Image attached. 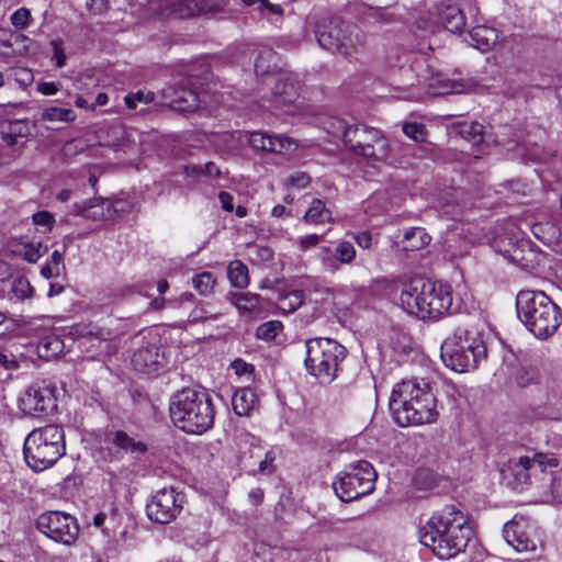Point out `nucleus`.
I'll list each match as a JSON object with an SVG mask.
<instances>
[{
  "label": "nucleus",
  "mask_w": 562,
  "mask_h": 562,
  "mask_svg": "<svg viewBox=\"0 0 562 562\" xmlns=\"http://www.w3.org/2000/svg\"><path fill=\"white\" fill-rule=\"evenodd\" d=\"M471 535L468 515L456 505H446L419 529V541L439 559L449 560L467 548Z\"/></svg>",
  "instance_id": "f257e3e1"
},
{
  "label": "nucleus",
  "mask_w": 562,
  "mask_h": 562,
  "mask_svg": "<svg viewBox=\"0 0 562 562\" xmlns=\"http://www.w3.org/2000/svg\"><path fill=\"white\" fill-rule=\"evenodd\" d=\"M390 409L401 427L431 424L438 417L437 400L429 383L404 380L391 393Z\"/></svg>",
  "instance_id": "f03ea898"
},
{
  "label": "nucleus",
  "mask_w": 562,
  "mask_h": 562,
  "mask_svg": "<svg viewBox=\"0 0 562 562\" xmlns=\"http://www.w3.org/2000/svg\"><path fill=\"white\" fill-rule=\"evenodd\" d=\"M169 414L175 426L182 431L201 435L213 427L215 409L205 391L184 387L171 396Z\"/></svg>",
  "instance_id": "7ed1b4c3"
},
{
  "label": "nucleus",
  "mask_w": 562,
  "mask_h": 562,
  "mask_svg": "<svg viewBox=\"0 0 562 562\" xmlns=\"http://www.w3.org/2000/svg\"><path fill=\"white\" fill-rule=\"evenodd\" d=\"M400 301L403 310L411 315L438 319L452 305V290L448 284L413 278L404 284Z\"/></svg>",
  "instance_id": "20e7f679"
},
{
  "label": "nucleus",
  "mask_w": 562,
  "mask_h": 562,
  "mask_svg": "<svg viewBox=\"0 0 562 562\" xmlns=\"http://www.w3.org/2000/svg\"><path fill=\"white\" fill-rule=\"evenodd\" d=\"M516 308L518 318L539 339L552 336L562 323L561 308L542 291H520Z\"/></svg>",
  "instance_id": "39448f33"
},
{
  "label": "nucleus",
  "mask_w": 562,
  "mask_h": 562,
  "mask_svg": "<svg viewBox=\"0 0 562 562\" xmlns=\"http://www.w3.org/2000/svg\"><path fill=\"white\" fill-rule=\"evenodd\" d=\"M486 356L482 336L473 329L460 326L441 345L440 357L447 368L467 372L476 368Z\"/></svg>",
  "instance_id": "423d86ee"
},
{
  "label": "nucleus",
  "mask_w": 562,
  "mask_h": 562,
  "mask_svg": "<svg viewBox=\"0 0 562 562\" xmlns=\"http://www.w3.org/2000/svg\"><path fill=\"white\" fill-rule=\"evenodd\" d=\"M65 451L64 430L58 425L36 428L24 440L25 462L36 472L55 464Z\"/></svg>",
  "instance_id": "0eeeda50"
},
{
  "label": "nucleus",
  "mask_w": 562,
  "mask_h": 562,
  "mask_svg": "<svg viewBox=\"0 0 562 562\" xmlns=\"http://www.w3.org/2000/svg\"><path fill=\"white\" fill-rule=\"evenodd\" d=\"M306 371L323 384H329L337 376L341 361L346 358V348L330 338L306 340Z\"/></svg>",
  "instance_id": "6e6552de"
},
{
  "label": "nucleus",
  "mask_w": 562,
  "mask_h": 562,
  "mask_svg": "<svg viewBox=\"0 0 562 562\" xmlns=\"http://www.w3.org/2000/svg\"><path fill=\"white\" fill-rule=\"evenodd\" d=\"M316 40L324 49L353 58L364 46V34L356 25L338 19L323 22L316 26Z\"/></svg>",
  "instance_id": "1a4fd4ad"
},
{
  "label": "nucleus",
  "mask_w": 562,
  "mask_h": 562,
  "mask_svg": "<svg viewBox=\"0 0 562 562\" xmlns=\"http://www.w3.org/2000/svg\"><path fill=\"white\" fill-rule=\"evenodd\" d=\"M333 126L341 133L345 145L357 156L369 160H383L387 156L389 144L382 133L367 125L347 124L336 119Z\"/></svg>",
  "instance_id": "9d476101"
},
{
  "label": "nucleus",
  "mask_w": 562,
  "mask_h": 562,
  "mask_svg": "<svg viewBox=\"0 0 562 562\" xmlns=\"http://www.w3.org/2000/svg\"><path fill=\"white\" fill-rule=\"evenodd\" d=\"M559 467V460L552 453L537 452L532 458L510 459L501 470L502 479L513 490L521 491L531 484L532 476L547 480V470Z\"/></svg>",
  "instance_id": "9b49d317"
},
{
  "label": "nucleus",
  "mask_w": 562,
  "mask_h": 562,
  "mask_svg": "<svg viewBox=\"0 0 562 562\" xmlns=\"http://www.w3.org/2000/svg\"><path fill=\"white\" fill-rule=\"evenodd\" d=\"M376 477L372 464L359 460L346 465L333 481V488L340 501L350 503L372 493Z\"/></svg>",
  "instance_id": "f8f14e48"
},
{
  "label": "nucleus",
  "mask_w": 562,
  "mask_h": 562,
  "mask_svg": "<svg viewBox=\"0 0 562 562\" xmlns=\"http://www.w3.org/2000/svg\"><path fill=\"white\" fill-rule=\"evenodd\" d=\"M36 528L48 539L67 547L76 542L80 530L74 516L59 510L41 514L36 519Z\"/></svg>",
  "instance_id": "ddd939ff"
},
{
  "label": "nucleus",
  "mask_w": 562,
  "mask_h": 562,
  "mask_svg": "<svg viewBox=\"0 0 562 562\" xmlns=\"http://www.w3.org/2000/svg\"><path fill=\"white\" fill-rule=\"evenodd\" d=\"M505 241L507 244L499 248V252L522 269L533 270L544 259L542 251L529 238L508 236L499 240L501 244Z\"/></svg>",
  "instance_id": "4468645a"
},
{
  "label": "nucleus",
  "mask_w": 562,
  "mask_h": 562,
  "mask_svg": "<svg viewBox=\"0 0 562 562\" xmlns=\"http://www.w3.org/2000/svg\"><path fill=\"white\" fill-rule=\"evenodd\" d=\"M183 496L173 487L159 490L147 504V516L158 524H168L173 520L182 509Z\"/></svg>",
  "instance_id": "2eb2a0df"
},
{
  "label": "nucleus",
  "mask_w": 562,
  "mask_h": 562,
  "mask_svg": "<svg viewBox=\"0 0 562 562\" xmlns=\"http://www.w3.org/2000/svg\"><path fill=\"white\" fill-rule=\"evenodd\" d=\"M19 406L23 413L31 416L53 411L56 407L54 389L44 382H35L20 396Z\"/></svg>",
  "instance_id": "dca6fc26"
},
{
  "label": "nucleus",
  "mask_w": 562,
  "mask_h": 562,
  "mask_svg": "<svg viewBox=\"0 0 562 562\" xmlns=\"http://www.w3.org/2000/svg\"><path fill=\"white\" fill-rule=\"evenodd\" d=\"M271 88V103L276 109L290 104L299 95V85L296 79L286 72H280L268 78L267 86Z\"/></svg>",
  "instance_id": "f3484780"
},
{
  "label": "nucleus",
  "mask_w": 562,
  "mask_h": 562,
  "mask_svg": "<svg viewBox=\"0 0 562 562\" xmlns=\"http://www.w3.org/2000/svg\"><path fill=\"white\" fill-rule=\"evenodd\" d=\"M74 213L92 221H103L113 217L114 214L123 211V202H111L105 199H92L82 205L76 204Z\"/></svg>",
  "instance_id": "a211bd4d"
},
{
  "label": "nucleus",
  "mask_w": 562,
  "mask_h": 562,
  "mask_svg": "<svg viewBox=\"0 0 562 562\" xmlns=\"http://www.w3.org/2000/svg\"><path fill=\"white\" fill-rule=\"evenodd\" d=\"M528 524L524 517L515 516L504 526L503 533L506 542L518 552L535 551L536 542L529 537Z\"/></svg>",
  "instance_id": "6ab92c4d"
},
{
  "label": "nucleus",
  "mask_w": 562,
  "mask_h": 562,
  "mask_svg": "<svg viewBox=\"0 0 562 562\" xmlns=\"http://www.w3.org/2000/svg\"><path fill=\"white\" fill-rule=\"evenodd\" d=\"M249 145L257 150L284 154L295 149V143L284 135H269L261 132H254L247 136Z\"/></svg>",
  "instance_id": "aec40b11"
},
{
  "label": "nucleus",
  "mask_w": 562,
  "mask_h": 562,
  "mask_svg": "<svg viewBox=\"0 0 562 562\" xmlns=\"http://www.w3.org/2000/svg\"><path fill=\"white\" fill-rule=\"evenodd\" d=\"M227 300L241 316L260 318L265 314V302L259 294L251 292H229Z\"/></svg>",
  "instance_id": "412c9836"
},
{
  "label": "nucleus",
  "mask_w": 562,
  "mask_h": 562,
  "mask_svg": "<svg viewBox=\"0 0 562 562\" xmlns=\"http://www.w3.org/2000/svg\"><path fill=\"white\" fill-rule=\"evenodd\" d=\"M165 101L176 111H193L199 108L200 99L195 90L187 87H167L162 91Z\"/></svg>",
  "instance_id": "4be33fe9"
},
{
  "label": "nucleus",
  "mask_w": 562,
  "mask_h": 562,
  "mask_svg": "<svg viewBox=\"0 0 562 562\" xmlns=\"http://www.w3.org/2000/svg\"><path fill=\"white\" fill-rule=\"evenodd\" d=\"M165 362V355L161 347L155 344H148L134 352L132 363L136 371L142 373L156 372Z\"/></svg>",
  "instance_id": "5701e85b"
},
{
  "label": "nucleus",
  "mask_w": 562,
  "mask_h": 562,
  "mask_svg": "<svg viewBox=\"0 0 562 562\" xmlns=\"http://www.w3.org/2000/svg\"><path fill=\"white\" fill-rule=\"evenodd\" d=\"M162 19H189L199 15L194 0H167L158 4Z\"/></svg>",
  "instance_id": "b1692460"
},
{
  "label": "nucleus",
  "mask_w": 562,
  "mask_h": 562,
  "mask_svg": "<svg viewBox=\"0 0 562 562\" xmlns=\"http://www.w3.org/2000/svg\"><path fill=\"white\" fill-rule=\"evenodd\" d=\"M434 94H449L464 92L468 85L462 80L451 79L442 72L431 76L428 83Z\"/></svg>",
  "instance_id": "393cba45"
},
{
  "label": "nucleus",
  "mask_w": 562,
  "mask_h": 562,
  "mask_svg": "<svg viewBox=\"0 0 562 562\" xmlns=\"http://www.w3.org/2000/svg\"><path fill=\"white\" fill-rule=\"evenodd\" d=\"M470 44L481 52L491 49L498 40V33L494 27L477 25L469 32Z\"/></svg>",
  "instance_id": "a878e982"
},
{
  "label": "nucleus",
  "mask_w": 562,
  "mask_h": 562,
  "mask_svg": "<svg viewBox=\"0 0 562 562\" xmlns=\"http://www.w3.org/2000/svg\"><path fill=\"white\" fill-rule=\"evenodd\" d=\"M335 259L324 260L325 270L329 273H336L339 270V263L350 265L356 257V249L349 241H340L334 250Z\"/></svg>",
  "instance_id": "bb28decb"
},
{
  "label": "nucleus",
  "mask_w": 562,
  "mask_h": 562,
  "mask_svg": "<svg viewBox=\"0 0 562 562\" xmlns=\"http://www.w3.org/2000/svg\"><path fill=\"white\" fill-rule=\"evenodd\" d=\"M256 403L257 396L249 387L237 390L232 397L233 409L238 416H249Z\"/></svg>",
  "instance_id": "cd10ccee"
},
{
  "label": "nucleus",
  "mask_w": 562,
  "mask_h": 562,
  "mask_svg": "<svg viewBox=\"0 0 562 562\" xmlns=\"http://www.w3.org/2000/svg\"><path fill=\"white\" fill-rule=\"evenodd\" d=\"M110 442L128 453H144L147 451V446L143 441H137L123 430H115L109 434Z\"/></svg>",
  "instance_id": "c85d7f7f"
},
{
  "label": "nucleus",
  "mask_w": 562,
  "mask_h": 562,
  "mask_svg": "<svg viewBox=\"0 0 562 562\" xmlns=\"http://www.w3.org/2000/svg\"><path fill=\"white\" fill-rule=\"evenodd\" d=\"M303 221L308 224L319 225L334 223L333 212L326 207L321 199H314L303 216Z\"/></svg>",
  "instance_id": "c756f323"
},
{
  "label": "nucleus",
  "mask_w": 562,
  "mask_h": 562,
  "mask_svg": "<svg viewBox=\"0 0 562 562\" xmlns=\"http://www.w3.org/2000/svg\"><path fill=\"white\" fill-rule=\"evenodd\" d=\"M439 21L443 27L451 32H461L465 25V16L463 12L454 5H447L439 12Z\"/></svg>",
  "instance_id": "7c9ffc66"
},
{
  "label": "nucleus",
  "mask_w": 562,
  "mask_h": 562,
  "mask_svg": "<svg viewBox=\"0 0 562 562\" xmlns=\"http://www.w3.org/2000/svg\"><path fill=\"white\" fill-rule=\"evenodd\" d=\"M276 61L277 54L272 49L265 48L259 52L255 60V74L258 77L267 76L265 83L267 85L268 78L271 76H276Z\"/></svg>",
  "instance_id": "2f4dec72"
},
{
  "label": "nucleus",
  "mask_w": 562,
  "mask_h": 562,
  "mask_svg": "<svg viewBox=\"0 0 562 562\" xmlns=\"http://www.w3.org/2000/svg\"><path fill=\"white\" fill-rule=\"evenodd\" d=\"M430 236L422 227H411L404 232L403 249L415 251L424 248L430 243Z\"/></svg>",
  "instance_id": "473e14b6"
},
{
  "label": "nucleus",
  "mask_w": 562,
  "mask_h": 562,
  "mask_svg": "<svg viewBox=\"0 0 562 562\" xmlns=\"http://www.w3.org/2000/svg\"><path fill=\"white\" fill-rule=\"evenodd\" d=\"M227 276L235 288L244 289L249 284L248 268L240 260H234L228 265Z\"/></svg>",
  "instance_id": "72a5a7b5"
},
{
  "label": "nucleus",
  "mask_w": 562,
  "mask_h": 562,
  "mask_svg": "<svg viewBox=\"0 0 562 562\" xmlns=\"http://www.w3.org/2000/svg\"><path fill=\"white\" fill-rule=\"evenodd\" d=\"M531 232L537 239L546 245L554 243L560 236L558 227L551 223H536L531 226Z\"/></svg>",
  "instance_id": "f704fd0d"
},
{
  "label": "nucleus",
  "mask_w": 562,
  "mask_h": 562,
  "mask_svg": "<svg viewBox=\"0 0 562 562\" xmlns=\"http://www.w3.org/2000/svg\"><path fill=\"white\" fill-rule=\"evenodd\" d=\"M437 479L430 469H417L413 475L412 484L419 491H428L436 486Z\"/></svg>",
  "instance_id": "c9c22d12"
},
{
  "label": "nucleus",
  "mask_w": 562,
  "mask_h": 562,
  "mask_svg": "<svg viewBox=\"0 0 562 562\" xmlns=\"http://www.w3.org/2000/svg\"><path fill=\"white\" fill-rule=\"evenodd\" d=\"M76 113L71 109L50 106L42 112V120L48 122H72Z\"/></svg>",
  "instance_id": "e433bc0d"
},
{
  "label": "nucleus",
  "mask_w": 562,
  "mask_h": 562,
  "mask_svg": "<svg viewBox=\"0 0 562 562\" xmlns=\"http://www.w3.org/2000/svg\"><path fill=\"white\" fill-rule=\"evenodd\" d=\"M215 283H216L215 278L213 277V274L211 272H207V271L198 273L192 278L193 288L201 295H204V296L212 294Z\"/></svg>",
  "instance_id": "4c0bfd02"
},
{
  "label": "nucleus",
  "mask_w": 562,
  "mask_h": 562,
  "mask_svg": "<svg viewBox=\"0 0 562 562\" xmlns=\"http://www.w3.org/2000/svg\"><path fill=\"white\" fill-rule=\"evenodd\" d=\"M283 324L280 321H269L261 324L256 330V337L261 340H273L282 330Z\"/></svg>",
  "instance_id": "58836bf2"
},
{
  "label": "nucleus",
  "mask_w": 562,
  "mask_h": 562,
  "mask_svg": "<svg viewBox=\"0 0 562 562\" xmlns=\"http://www.w3.org/2000/svg\"><path fill=\"white\" fill-rule=\"evenodd\" d=\"M550 480V492L552 498L562 504V469L552 468L547 470Z\"/></svg>",
  "instance_id": "ea45409f"
},
{
  "label": "nucleus",
  "mask_w": 562,
  "mask_h": 562,
  "mask_svg": "<svg viewBox=\"0 0 562 562\" xmlns=\"http://www.w3.org/2000/svg\"><path fill=\"white\" fill-rule=\"evenodd\" d=\"M484 126L479 122L463 123L460 126V135L473 144H479L483 140Z\"/></svg>",
  "instance_id": "a19ab883"
},
{
  "label": "nucleus",
  "mask_w": 562,
  "mask_h": 562,
  "mask_svg": "<svg viewBox=\"0 0 562 562\" xmlns=\"http://www.w3.org/2000/svg\"><path fill=\"white\" fill-rule=\"evenodd\" d=\"M303 292L300 290L291 291L279 300V306L283 311L294 312L303 304Z\"/></svg>",
  "instance_id": "79ce46f5"
},
{
  "label": "nucleus",
  "mask_w": 562,
  "mask_h": 562,
  "mask_svg": "<svg viewBox=\"0 0 562 562\" xmlns=\"http://www.w3.org/2000/svg\"><path fill=\"white\" fill-rule=\"evenodd\" d=\"M539 380V372L533 367H521L517 370L516 382L520 387L529 386L537 383Z\"/></svg>",
  "instance_id": "37998d69"
},
{
  "label": "nucleus",
  "mask_w": 562,
  "mask_h": 562,
  "mask_svg": "<svg viewBox=\"0 0 562 562\" xmlns=\"http://www.w3.org/2000/svg\"><path fill=\"white\" fill-rule=\"evenodd\" d=\"M42 357L56 356L63 351V341L58 337L45 338L38 345Z\"/></svg>",
  "instance_id": "c03bdc74"
},
{
  "label": "nucleus",
  "mask_w": 562,
  "mask_h": 562,
  "mask_svg": "<svg viewBox=\"0 0 562 562\" xmlns=\"http://www.w3.org/2000/svg\"><path fill=\"white\" fill-rule=\"evenodd\" d=\"M11 292L18 300H25L32 296L33 288L25 278H16L11 284Z\"/></svg>",
  "instance_id": "a18cd8bd"
},
{
  "label": "nucleus",
  "mask_w": 562,
  "mask_h": 562,
  "mask_svg": "<svg viewBox=\"0 0 562 562\" xmlns=\"http://www.w3.org/2000/svg\"><path fill=\"white\" fill-rule=\"evenodd\" d=\"M46 251L47 246H45L41 241L30 244L25 247L23 259L30 263H35L42 256L46 254Z\"/></svg>",
  "instance_id": "49530a36"
},
{
  "label": "nucleus",
  "mask_w": 562,
  "mask_h": 562,
  "mask_svg": "<svg viewBox=\"0 0 562 562\" xmlns=\"http://www.w3.org/2000/svg\"><path fill=\"white\" fill-rule=\"evenodd\" d=\"M403 133L415 142H424L426 137L425 125L416 122L405 123Z\"/></svg>",
  "instance_id": "de8ad7c7"
},
{
  "label": "nucleus",
  "mask_w": 562,
  "mask_h": 562,
  "mask_svg": "<svg viewBox=\"0 0 562 562\" xmlns=\"http://www.w3.org/2000/svg\"><path fill=\"white\" fill-rule=\"evenodd\" d=\"M220 316V313L212 312L207 310L206 307L199 305L195 306L189 314V322L191 323H200L205 322L209 319H217Z\"/></svg>",
  "instance_id": "09e8293b"
},
{
  "label": "nucleus",
  "mask_w": 562,
  "mask_h": 562,
  "mask_svg": "<svg viewBox=\"0 0 562 562\" xmlns=\"http://www.w3.org/2000/svg\"><path fill=\"white\" fill-rule=\"evenodd\" d=\"M31 12L26 8L18 9L10 16L12 25L20 30L26 29L31 22Z\"/></svg>",
  "instance_id": "8fccbe9b"
},
{
  "label": "nucleus",
  "mask_w": 562,
  "mask_h": 562,
  "mask_svg": "<svg viewBox=\"0 0 562 562\" xmlns=\"http://www.w3.org/2000/svg\"><path fill=\"white\" fill-rule=\"evenodd\" d=\"M124 101L128 109H135L138 103L147 104L154 101V94L151 92L144 93L143 91H137L126 94Z\"/></svg>",
  "instance_id": "3c124183"
},
{
  "label": "nucleus",
  "mask_w": 562,
  "mask_h": 562,
  "mask_svg": "<svg viewBox=\"0 0 562 562\" xmlns=\"http://www.w3.org/2000/svg\"><path fill=\"white\" fill-rule=\"evenodd\" d=\"M49 46L52 47V52H53L52 60L55 61V66L57 68L64 67L66 65L67 58H66V54L64 50L63 41L59 38L53 40V41H50Z\"/></svg>",
  "instance_id": "603ef678"
},
{
  "label": "nucleus",
  "mask_w": 562,
  "mask_h": 562,
  "mask_svg": "<svg viewBox=\"0 0 562 562\" xmlns=\"http://www.w3.org/2000/svg\"><path fill=\"white\" fill-rule=\"evenodd\" d=\"M194 2L199 14L220 11L226 5V0H194Z\"/></svg>",
  "instance_id": "864d4df0"
},
{
  "label": "nucleus",
  "mask_w": 562,
  "mask_h": 562,
  "mask_svg": "<svg viewBox=\"0 0 562 562\" xmlns=\"http://www.w3.org/2000/svg\"><path fill=\"white\" fill-rule=\"evenodd\" d=\"M311 183V177L308 173L303 171H297L289 176L286 180V184L291 188L295 189H305Z\"/></svg>",
  "instance_id": "5fc2aeb1"
},
{
  "label": "nucleus",
  "mask_w": 562,
  "mask_h": 562,
  "mask_svg": "<svg viewBox=\"0 0 562 562\" xmlns=\"http://www.w3.org/2000/svg\"><path fill=\"white\" fill-rule=\"evenodd\" d=\"M33 224L36 226H45L48 231L53 229L55 224L54 215L48 211H40L32 216Z\"/></svg>",
  "instance_id": "6e6d98bb"
},
{
  "label": "nucleus",
  "mask_w": 562,
  "mask_h": 562,
  "mask_svg": "<svg viewBox=\"0 0 562 562\" xmlns=\"http://www.w3.org/2000/svg\"><path fill=\"white\" fill-rule=\"evenodd\" d=\"M255 259L259 262H269L273 259L274 251L272 248L262 245H254Z\"/></svg>",
  "instance_id": "4d7b16f0"
},
{
  "label": "nucleus",
  "mask_w": 562,
  "mask_h": 562,
  "mask_svg": "<svg viewBox=\"0 0 562 562\" xmlns=\"http://www.w3.org/2000/svg\"><path fill=\"white\" fill-rule=\"evenodd\" d=\"M274 454L271 451H268L265 456V459L260 461L258 467V472L265 475H270L273 473L276 467H274Z\"/></svg>",
  "instance_id": "13d9d810"
},
{
  "label": "nucleus",
  "mask_w": 562,
  "mask_h": 562,
  "mask_svg": "<svg viewBox=\"0 0 562 562\" xmlns=\"http://www.w3.org/2000/svg\"><path fill=\"white\" fill-rule=\"evenodd\" d=\"M87 9L93 14H101L109 8V0H87Z\"/></svg>",
  "instance_id": "bf43d9fd"
},
{
  "label": "nucleus",
  "mask_w": 562,
  "mask_h": 562,
  "mask_svg": "<svg viewBox=\"0 0 562 562\" xmlns=\"http://www.w3.org/2000/svg\"><path fill=\"white\" fill-rule=\"evenodd\" d=\"M232 368L235 370V373L238 375L250 373L254 370V366L250 363H247L243 359H235L232 362Z\"/></svg>",
  "instance_id": "052dcab7"
},
{
  "label": "nucleus",
  "mask_w": 562,
  "mask_h": 562,
  "mask_svg": "<svg viewBox=\"0 0 562 562\" xmlns=\"http://www.w3.org/2000/svg\"><path fill=\"white\" fill-rule=\"evenodd\" d=\"M321 238H322V236L317 235V234L306 235L301 238L300 246L302 249H308L311 247H315L319 243Z\"/></svg>",
  "instance_id": "680f3d73"
},
{
  "label": "nucleus",
  "mask_w": 562,
  "mask_h": 562,
  "mask_svg": "<svg viewBox=\"0 0 562 562\" xmlns=\"http://www.w3.org/2000/svg\"><path fill=\"white\" fill-rule=\"evenodd\" d=\"M204 177L216 179L222 176L221 169L212 161L203 165Z\"/></svg>",
  "instance_id": "e2e57ef3"
},
{
  "label": "nucleus",
  "mask_w": 562,
  "mask_h": 562,
  "mask_svg": "<svg viewBox=\"0 0 562 562\" xmlns=\"http://www.w3.org/2000/svg\"><path fill=\"white\" fill-rule=\"evenodd\" d=\"M59 90L58 85L55 82H40L37 85V91L44 95H53Z\"/></svg>",
  "instance_id": "0e129e2a"
},
{
  "label": "nucleus",
  "mask_w": 562,
  "mask_h": 562,
  "mask_svg": "<svg viewBox=\"0 0 562 562\" xmlns=\"http://www.w3.org/2000/svg\"><path fill=\"white\" fill-rule=\"evenodd\" d=\"M183 172L188 177H204L203 165L201 164L187 165L184 166Z\"/></svg>",
  "instance_id": "69168bd1"
},
{
  "label": "nucleus",
  "mask_w": 562,
  "mask_h": 562,
  "mask_svg": "<svg viewBox=\"0 0 562 562\" xmlns=\"http://www.w3.org/2000/svg\"><path fill=\"white\" fill-rule=\"evenodd\" d=\"M218 200L222 204V207L225 211L232 212L234 210V204H233L234 198L231 193H228L226 191H221L218 194Z\"/></svg>",
  "instance_id": "338daca9"
},
{
  "label": "nucleus",
  "mask_w": 562,
  "mask_h": 562,
  "mask_svg": "<svg viewBox=\"0 0 562 562\" xmlns=\"http://www.w3.org/2000/svg\"><path fill=\"white\" fill-rule=\"evenodd\" d=\"M355 240L359 247L368 249L371 247L372 236L368 232H362L360 234L355 235Z\"/></svg>",
  "instance_id": "774afa93"
}]
</instances>
